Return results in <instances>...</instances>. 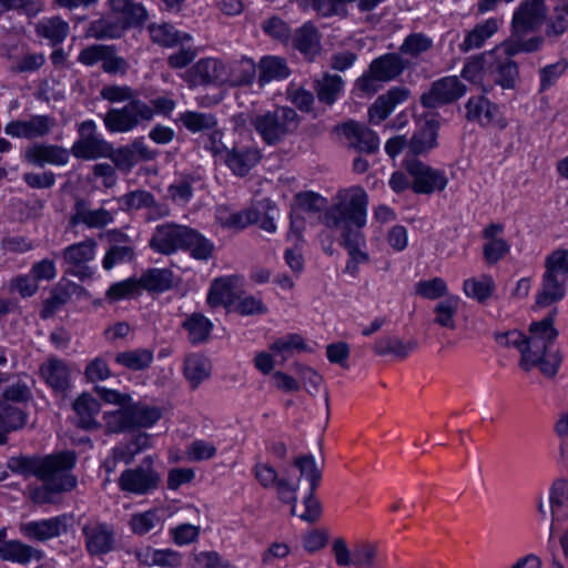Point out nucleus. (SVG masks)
<instances>
[{"instance_id":"obj_59","label":"nucleus","mask_w":568,"mask_h":568,"mask_svg":"<svg viewBox=\"0 0 568 568\" xmlns=\"http://www.w3.org/2000/svg\"><path fill=\"white\" fill-rule=\"evenodd\" d=\"M163 521L156 510L134 514L130 519V527L134 534L145 535L155 529H162Z\"/></svg>"},{"instance_id":"obj_60","label":"nucleus","mask_w":568,"mask_h":568,"mask_svg":"<svg viewBox=\"0 0 568 568\" xmlns=\"http://www.w3.org/2000/svg\"><path fill=\"white\" fill-rule=\"evenodd\" d=\"M416 294L427 300H437L447 297L448 287L442 277H434L432 280L420 281L415 287Z\"/></svg>"},{"instance_id":"obj_62","label":"nucleus","mask_w":568,"mask_h":568,"mask_svg":"<svg viewBox=\"0 0 568 568\" xmlns=\"http://www.w3.org/2000/svg\"><path fill=\"white\" fill-rule=\"evenodd\" d=\"M153 194L145 190L131 191L119 199L121 207L125 211L146 209L152 203Z\"/></svg>"},{"instance_id":"obj_49","label":"nucleus","mask_w":568,"mask_h":568,"mask_svg":"<svg viewBox=\"0 0 568 568\" xmlns=\"http://www.w3.org/2000/svg\"><path fill=\"white\" fill-rule=\"evenodd\" d=\"M36 32L39 37L49 40L52 45H57L68 37L69 24L60 17H52L38 22Z\"/></svg>"},{"instance_id":"obj_61","label":"nucleus","mask_w":568,"mask_h":568,"mask_svg":"<svg viewBox=\"0 0 568 568\" xmlns=\"http://www.w3.org/2000/svg\"><path fill=\"white\" fill-rule=\"evenodd\" d=\"M546 274L568 278V250L558 248L546 257Z\"/></svg>"},{"instance_id":"obj_12","label":"nucleus","mask_w":568,"mask_h":568,"mask_svg":"<svg viewBox=\"0 0 568 568\" xmlns=\"http://www.w3.org/2000/svg\"><path fill=\"white\" fill-rule=\"evenodd\" d=\"M465 93L466 85L456 75L444 77L434 81L429 90L420 95V104L436 109L457 101Z\"/></svg>"},{"instance_id":"obj_44","label":"nucleus","mask_w":568,"mask_h":568,"mask_svg":"<svg viewBox=\"0 0 568 568\" xmlns=\"http://www.w3.org/2000/svg\"><path fill=\"white\" fill-rule=\"evenodd\" d=\"M211 362L201 354H191L184 361V376L193 388L197 387L204 379L210 377Z\"/></svg>"},{"instance_id":"obj_4","label":"nucleus","mask_w":568,"mask_h":568,"mask_svg":"<svg viewBox=\"0 0 568 568\" xmlns=\"http://www.w3.org/2000/svg\"><path fill=\"white\" fill-rule=\"evenodd\" d=\"M74 464H16L12 473L30 478L36 476L42 486L34 488L31 498L37 504H51L54 495L70 491L77 486V477L72 474Z\"/></svg>"},{"instance_id":"obj_52","label":"nucleus","mask_w":568,"mask_h":568,"mask_svg":"<svg viewBox=\"0 0 568 568\" xmlns=\"http://www.w3.org/2000/svg\"><path fill=\"white\" fill-rule=\"evenodd\" d=\"M495 290V282L490 275L481 274L479 277H471L464 281L463 291L466 296L486 302Z\"/></svg>"},{"instance_id":"obj_55","label":"nucleus","mask_w":568,"mask_h":568,"mask_svg":"<svg viewBox=\"0 0 568 568\" xmlns=\"http://www.w3.org/2000/svg\"><path fill=\"white\" fill-rule=\"evenodd\" d=\"M27 423V414L9 403L0 399V429L4 435L22 428Z\"/></svg>"},{"instance_id":"obj_2","label":"nucleus","mask_w":568,"mask_h":568,"mask_svg":"<svg viewBox=\"0 0 568 568\" xmlns=\"http://www.w3.org/2000/svg\"><path fill=\"white\" fill-rule=\"evenodd\" d=\"M557 310L554 308L545 318L532 322L529 325V335L526 336L524 346V358H520V367L529 372L538 366L547 377H554L561 364V355L558 349L551 347L557 339L559 332L554 326Z\"/></svg>"},{"instance_id":"obj_47","label":"nucleus","mask_w":568,"mask_h":568,"mask_svg":"<svg viewBox=\"0 0 568 568\" xmlns=\"http://www.w3.org/2000/svg\"><path fill=\"white\" fill-rule=\"evenodd\" d=\"M293 43L307 59L314 58L321 48L318 32L311 23H305L295 31Z\"/></svg>"},{"instance_id":"obj_33","label":"nucleus","mask_w":568,"mask_h":568,"mask_svg":"<svg viewBox=\"0 0 568 568\" xmlns=\"http://www.w3.org/2000/svg\"><path fill=\"white\" fill-rule=\"evenodd\" d=\"M113 234L119 239H115V243L108 248L102 260V266L106 271L112 270L116 265L130 263L135 256L129 236L120 232H113Z\"/></svg>"},{"instance_id":"obj_42","label":"nucleus","mask_w":568,"mask_h":568,"mask_svg":"<svg viewBox=\"0 0 568 568\" xmlns=\"http://www.w3.org/2000/svg\"><path fill=\"white\" fill-rule=\"evenodd\" d=\"M79 288L80 286L73 282L58 283L52 290L50 297L44 301L41 317L48 318L52 316L61 306L69 302Z\"/></svg>"},{"instance_id":"obj_8","label":"nucleus","mask_w":568,"mask_h":568,"mask_svg":"<svg viewBox=\"0 0 568 568\" xmlns=\"http://www.w3.org/2000/svg\"><path fill=\"white\" fill-rule=\"evenodd\" d=\"M332 551L337 566L373 568L379 554V546L377 541L362 539L354 544L351 551L345 539L337 537L333 540Z\"/></svg>"},{"instance_id":"obj_9","label":"nucleus","mask_w":568,"mask_h":568,"mask_svg":"<svg viewBox=\"0 0 568 568\" xmlns=\"http://www.w3.org/2000/svg\"><path fill=\"white\" fill-rule=\"evenodd\" d=\"M404 168L412 176V189L417 194H432L447 186L448 179L443 171L433 169L415 156L406 158Z\"/></svg>"},{"instance_id":"obj_57","label":"nucleus","mask_w":568,"mask_h":568,"mask_svg":"<svg viewBox=\"0 0 568 568\" xmlns=\"http://www.w3.org/2000/svg\"><path fill=\"white\" fill-rule=\"evenodd\" d=\"M180 121L191 132L215 129L217 121L212 113L186 111L180 114Z\"/></svg>"},{"instance_id":"obj_19","label":"nucleus","mask_w":568,"mask_h":568,"mask_svg":"<svg viewBox=\"0 0 568 568\" xmlns=\"http://www.w3.org/2000/svg\"><path fill=\"white\" fill-rule=\"evenodd\" d=\"M189 227L184 225L165 223L158 225L151 240L150 247L158 253L170 255L183 250Z\"/></svg>"},{"instance_id":"obj_40","label":"nucleus","mask_w":568,"mask_h":568,"mask_svg":"<svg viewBox=\"0 0 568 568\" xmlns=\"http://www.w3.org/2000/svg\"><path fill=\"white\" fill-rule=\"evenodd\" d=\"M290 74L291 70L286 61L281 57L266 55L258 62V83L261 85L286 79Z\"/></svg>"},{"instance_id":"obj_39","label":"nucleus","mask_w":568,"mask_h":568,"mask_svg":"<svg viewBox=\"0 0 568 568\" xmlns=\"http://www.w3.org/2000/svg\"><path fill=\"white\" fill-rule=\"evenodd\" d=\"M418 344L415 339L404 342L397 336H384L374 344V352L379 356L393 355L397 359L406 358Z\"/></svg>"},{"instance_id":"obj_43","label":"nucleus","mask_w":568,"mask_h":568,"mask_svg":"<svg viewBox=\"0 0 568 568\" xmlns=\"http://www.w3.org/2000/svg\"><path fill=\"white\" fill-rule=\"evenodd\" d=\"M40 550L18 540H9L0 546V558L3 560L28 564L32 559H41Z\"/></svg>"},{"instance_id":"obj_35","label":"nucleus","mask_w":568,"mask_h":568,"mask_svg":"<svg viewBox=\"0 0 568 568\" xmlns=\"http://www.w3.org/2000/svg\"><path fill=\"white\" fill-rule=\"evenodd\" d=\"M339 244L344 246L349 254L345 271L352 275H356L358 265L369 261L368 254L363 250L366 246L364 233H349L346 235V239H341Z\"/></svg>"},{"instance_id":"obj_41","label":"nucleus","mask_w":568,"mask_h":568,"mask_svg":"<svg viewBox=\"0 0 568 568\" xmlns=\"http://www.w3.org/2000/svg\"><path fill=\"white\" fill-rule=\"evenodd\" d=\"M140 288L163 293L173 286L174 275L169 268H149L138 278Z\"/></svg>"},{"instance_id":"obj_32","label":"nucleus","mask_w":568,"mask_h":568,"mask_svg":"<svg viewBox=\"0 0 568 568\" xmlns=\"http://www.w3.org/2000/svg\"><path fill=\"white\" fill-rule=\"evenodd\" d=\"M371 72L382 82L396 79L407 68V62L399 53H386L374 59Z\"/></svg>"},{"instance_id":"obj_31","label":"nucleus","mask_w":568,"mask_h":568,"mask_svg":"<svg viewBox=\"0 0 568 568\" xmlns=\"http://www.w3.org/2000/svg\"><path fill=\"white\" fill-rule=\"evenodd\" d=\"M85 546L91 555H104L112 550L114 537L110 527L104 524L83 528Z\"/></svg>"},{"instance_id":"obj_45","label":"nucleus","mask_w":568,"mask_h":568,"mask_svg":"<svg viewBox=\"0 0 568 568\" xmlns=\"http://www.w3.org/2000/svg\"><path fill=\"white\" fill-rule=\"evenodd\" d=\"M151 447V435L139 433L113 449L114 462H131Z\"/></svg>"},{"instance_id":"obj_26","label":"nucleus","mask_w":568,"mask_h":568,"mask_svg":"<svg viewBox=\"0 0 568 568\" xmlns=\"http://www.w3.org/2000/svg\"><path fill=\"white\" fill-rule=\"evenodd\" d=\"M241 280L236 276L215 278L207 293L206 302L211 307L229 306L240 300L237 286Z\"/></svg>"},{"instance_id":"obj_7","label":"nucleus","mask_w":568,"mask_h":568,"mask_svg":"<svg viewBox=\"0 0 568 568\" xmlns=\"http://www.w3.org/2000/svg\"><path fill=\"white\" fill-rule=\"evenodd\" d=\"M154 118V110L149 103L136 99L131 100L122 108L110 109L103 122L105 128L112 133H126L133 131L143 123L151 122Z\"/></svg>"},{"instance_id":"obj_25","label":"nucleus","mask_w":568,"mask_h":568,"mask_svg":"<svg viewBox=\"0 0 568 568\" xmlns=\"http://www.w3.org/2000/svg\"><path fill=\"white\" fill-rule=\"evenodd\" d=\"M409 93L405 87H394L385 94L379 95L368 110L369 121L379 124L399 103L408 99Z\"/></svg>"},{"instance_id":"obj_18","label":"nucleus","mask_w":568,"mask_h":568,"mask_svg":"<svg viewBox=\"0 0 568 568\" xmlns=\"http://www.w3.org/2000/svg\"><path fill=\"white\" fill-rule=\"evenodd\" d=\"M57 125L53 116L41 114L32 115L27 120H17L9 122L4 131L13 138L33 140L48 135Z\"/></svg>"},{"instance_id":"obj_28","label":"nucleus","mask_w":568,"mask_h":568,"mask_svg":"<svg viewBox=\"0 0 568 568\" xmlns=\"http://www.w3.org/2000/svg\"><path fill=\"white\" fill-rule=\"evenodd\" d=\"M40 374L55 393L64 394L70 387V369L62 359L49 358L40 366Z\"/></svg>"},{"instance_id":"obj_30","label":"nucleus","mask_w":568,"mask_h":568,"mask_svg":"<svg viewBox=\"0 0 568 568\" xmlns=\"http://www.w3.org/2000/svg\"><path fill=\"white\" fill-rule=\"evenodd\" d=\"M125 31L126 28L121 20L110 12V14H102L89 23L87 37L95 40H113L120 39Z\"/></svg>"},{"instance_id":"obj_63","label":"nucleus","mask_w":568,"mask_h":568,"mask_svg":"<svg viewBox=\"0 0 568 568\" xmlns=\"http://www.w3.org/2000/svg\"><path fill=\"white\" fill-rule=\"evenodd\" d=\"M100 95L103 100H106L111 103H120V102H131V100H136V92L129 85H118L110 84L104 85Z\"/></svg>"},{"instance_id":"obj_53","label":"nucleus","mask_w":568,"mask_h":568,"mask_svg":"<svg viewBox=\"0 0 568 568\" xmlns=\"http://www.w3.org/2000/svg\"><path fill=\"white\" fill-rule=\"evenodd\" d=\"M488 55V51L483 52L478 55L471 57L465 63L462 70V77L469 82L480 84L485 92H488L491 89V85L487 88V77H486V57Z\"/></svg>"},{"instance_id":"obj_20","label":"nucleus","mask_w":568,"mask_h":568,"mask_svg":"<svg viewBox=\"0 0 568 568\" xmlns=\"http://www.w3.org/2000/svg\"><path fill=\"white\" fill-rule=\"evenodd\" d=\"M549 507L551 521L549 527V544L554 542L555 532L568 521V480L558 479L554 483Z\"/></svg>"},{"instance_id":"obj_15","label":"nucleus","mask_w":568,"mask_h":568,"mask_svg":"<svg viewBox=\"0 0 568 568\" xmlns=\"http://www.w3.org/2000/svg\"><path fill=\"white\" fill-rule=\"evenodd\" d=\"M519 75L518 65L508 57H503L499 49L488 51L486 57L487 88L493 82L503 89H514Z\"/></svg>"},{"instance_id":"obj_27","label":"nucleus","mask_w":568,"mask_h":568,"mask_svg":"<svg viewBox=\"0 0 568 568\" xmlns=\"http://www.w3.org/2000/svg\"><path fill=\"white\" fill-rule=\"evenodd\" d=\"M69 158L70 153L67 149L53 144H34L24 152L26 161L37 166L64 165Z\"/></svg>"},{"instance_id":"obj_5","label":"nucleus","mask_w":568,"mask_h":568,"mask_svg":"<svg viewBox=\"0 0 568 568\" xmlns=\"http://www.w3.org/2000/svg\"><path fill=\"white\" fill-rule=\"evenodd\" d=\"M252 124L262 140L274 145L292 134L300 124L298 114L290 106H277L274 110L256 114Z\"/></svg>"},{"instance_id":"obj_37","label":"nucleus","mask_w":568,"mask_h":568,"mask_svg":"<svg viewBox=\"0 0 568 568\" xmlns=\"http://www.w3.org/2000/svg\"><path fill=\"white\" fill-rule=\"evenodd\" d=\"M148 30L154 43L166 48H172L192 40L191 34L180 32L172 24L166 22L150 23Z\"/></svg>"},{"instance_id":"obj_50","label":"nucleus","mask_w":568,"mask_h":568,"mask_svg":"<svg viewBox=\"0 0 568 568\" xmlns=\"http://www.w3.org/2000/svg\"><path fill=\"white\" fill-rule=\"evenodd\" d=\"M344 87L342 77L325 73L315 82V91L321 103L333 105Z\"/></svg>"},{"instance_id":"obj_34","label":"nucleus","mask_w":568,"mask_h":568,"mask_svg":"<svg viewBox=\"0 0 568 568\" xmlns=\"http://www.w3.org/2000/svg\"><path fill=\"white\" fill-rule=\"evenodd\" d=\"M438 128L437 121L427 120L414 132L408 148L415 158L429 152L437 145Z\"/></svg>"},{"instance_id":"obj_24","label":"nucleus","mask_w":568,"mask_h":568,"mask_svg":"<svg viewBox=\"0 0 568 568\" xmlns=\"http://www.w3.org/2000/svg\"><path fill=\"white\" fill-rule=\"evenodd\" d=\"M257 148L234 145L225 153L224 163L237 176H245L261 160Z\"/></svg>"},{"instance_id":"obj_3","label":"nucleus","mask_w":568,"mask_h":568,"mask_svg":"<svg viewBox=\"0 0 568 568\" xmlns=\"http://www.w3.org/2000/svg\"><path fill=\"white\" fill-rule=\"evenodd\" d=\"M368 195L362 186H352L337 192L334 203L326 210L324 223L341 231V239L349 233H363L366 224Z\"/></svg>"},{"instance_id":"obj_38","label":"nucleus","mask_w":568,"mask_h":568,"mask_svg":"<svg viewBox=\"0 0 568 568\" xmlns=\"http://www.w3.org/2000/svg\"><path fill=\"white\" fill-rule=\"evenodd\" d=\"M568 278L544 274L541 288L536 296V304L546 307L564 298Z\"/></svg>"},{"instance_id":"obj_13","label":"nucleus","mask_w":568,"mask_h":568,"mask_svg":"<svg viewBox=\"0 0 568 568\" xmlns=\"http://www.w3.org/2000/svg\"><path fill=\"white\" fill-rule=\"evenodd\" d=\"M547 16L545 2L540 0H525L515 10L511 19L514 37H526L537 31Z\"/></svg>"},{"instance_id":"obj_54","label":"nucleus","mask_w":568,"mask_h":568,"mask_svg":"<svg viewBox=\"0 0 568 568\" xmlns=\"http://www.w3.org/2000/svg\"><path fill=\"white\" fill-rule=\"evenodd\" d=\"M459 297L449 295L445 300L438 302L434 307V322L445 328L455 329V316L458 312Z\"/></svg>"},{"instance_id":"obj_58","label":"nucleus","mask_w":568,"mask_h":568,"mask_svg":"<svg viewBox=\"0 0 568 568\" xmlns=\"http://www.w3.org/2000/svg\"><path fill=\"white\" fill-rule=\"evenodd\" d=\"M153 354L149 349H133L116 354L115 362L125 368L141 371L151 365Z\"/></svg>"},{"instance_id":"obj_56","label":"nucleus","mask_w":568,"mask_h":568,"mask_svg":"<svg viewBox=\"0 0 568 568\" xmlns=\"http://www.w3.org/2000/svg\"><path fill=\"white\" fill-rule=\"evenodd\" d=\"M433 48V39L423 32L408 34L399 47V54L419 58Z\"/></svg>"},{"instance_id":"obj_17","label":"nucleus","mask_w":568,"mask_h":568,"mask_svg":"<svg viewBox=\"0 0 568 568\" xmlns=\"http://www.w3.org/2000/svg\"><path fill=\"white\" fill-rule=\"evenodd\" d=\"M465 118L469 122H476L481 126H495L504 129L506 121L501 116L499 106L484 95L470 97L466 104Z\"/></svg>"},{"instance_id":"obj_22","label":"nucleus","mask_w":568,"mask_h":568,"mask_svg":"<svg viewBox=\"0 0 568 568\" xmlns=\"http://www.w3.org/2000/svg\"><path fill=\"white\" fill-rule=\"evenodd\" d=\"M342 133L351 148L362 153H375L379 148L377 134L365 124L348 121L341 126Z\"/></svg>"},{"instance_id":"obj_1","label":"nucleus","mask_w":568,"mask_h":568,"mask_svg":"<svg viewBox=\"0 0 568 568\" xmlns=\"http://www.w3.org/2000/svg\"><path fill=\"white\" fill-rule=\"evenodd\" d=\"M253 473L264 488H276L280 500L290 504L291 514L296 515V491H315L323 468L317 464H255Z\"/></svg>"},{"instance_id":"obj_46","label":"nucleus","mask_w":568,"mask_h":568,"mask_svg":"<svg viewBox=\"0 0 568 568\" xmlns=\"http://www.w3.org/2000/svg\"><path fill=\"white\" fill-rule=\"evenodd\" d=\"M187 332L189 342L193 345L205 343L213 329V323L201 313L189 315L182 323Z\"/></svg>"},{"instance_id":"obj_64","label":"nucleus","mask_w":568,"mask_h":568,"mask_svg":"<svg viewBox=\"0 0 568 568\" xmlns=\"http://www.w3.org/2000/svg\"><path fill=\"white\" fill-rule=\"evenodd\" d=\"M106 158L113 162L118 170L125 173L130 172L136 164V159L134 158L130 144L119 149H113L111 145L110 153H108Z\"/></svg>"},{"instance_id":"obj_16","label":"nucleus","mask_w":568,"mask_h":568,"mask_svg":"<svg viewBox=\"0 0 568 568\" xmlns=\"http://www.w3.org/2000/svg\"><path fill=\"white\" fill-rule=\"evenodd\" d=\"M97 242L93 239H87L80 243L71 244L62 251V258L69 265L67 273L84 280L92 275V271L84 266L85 263L93 260L97 250Z\"/></svg>"},{"instance_id":"obj_51","label":"nucleus","mask_w":568,"mask_h":568,"mask_svg":"<svg viewBox=\"0 0 568 568\" xmlns=\"http://www.w3.org/2000/svg\"><path fill=\"white\" fill-rule=\"evenodd\" d=\"M73 409L79 418V425L83 428H92L98 424L94 416L100 412V403L90 394H81L73 403Z\"/></svg>"},{"instance_id":"obj_48","label":"nucleus","mask_w":568,"mask_h":568,"mask_svg":"<svg viewBox=\"0 0 568 568\" xmlns=\"http://www.w3.org/2000/svg\"><path fill=\"white\" fill-rule=\"evenodd\" d=\"M183 250L189 251L190 255L197 261H209L214 255L215 245L203 234L189 227Z\"/></svg>"},{"instance_id":"obj_11","label":"nucleus","mask_w":568,"mask_h":568,"mask_svg":"<svg viewBox=\"0 0 568 568\" xmlns=\"http://www.w3.org/2000/svg\"><path fill=\"white\" fill-rule=\"evenodd\" d=\"M190 88L199 85H222L229 81L226 65L215 58H203L182 75Z\"/></svg>"},{"instance_id":"obj_21","label":"nucleus","mask_w":568,"mask_h":568,"mask_svg":"<svg viewBox=\"0 0 568 568\" xmlns=\"http://www.w3.org/2000/svg\"><path fill=\"white\" fill-rule=\"evenodd\" d=\"M72 525V518L62 515L50 519L34 520L23 524L21 531L30 539L44 541L65 532Z\"/></svg>"},{"instance_id":"obj_29","label":"nucleus","mask_w":568,"mask_h":568,"mask_svg":"<svg viewBox=\"0 0 568 568\" xmlns=\"http://www.w3.org/2000/svg\"><path fill=\"white\" fill-rule=\"evenodd\" d=\"M75 212L70 217V225L84 224L89 229H102L111 224L114 220L113 214L99 207L95 210L88 209L84 201H78L74 206Z\"/></svg>"},{"instance_id":"obj_10","label":"nucleus","mask_w":568,"mask_h":568,"mask_svg":"<svg viewBox=\"0 0 568 568\" xmlns=\"http://www.w3.org/2000/svg\"><path fill=\"white\" fill-rule=\"evenodd\" d=\"M79 139L73 143L71 153L77 159L95 160L106 158L111 143L97 133L94 121L87 120L79 125Z\"/></svg>"},{"instance_id":"obj_14","label":"nucleus","mask_w":568,"mask_h":568,"mask_svg":"<svg viewBox=\"0 0 568 568\" xmlns=\"http://www.w3.org/2000/svg\"><path fill=\"white\" fill-rule=\"evenodd\" d=\"M160 481L161 475L152 468L151 464H139L121 474L119 487L134 495H146L156 489Z\"/></svg>"},{"instance_id":"obj_6","label":"nucleus","mask_w":568,"mask_h":568,"mask_svg":"<svg viewBox=\"0 0 568 568\" xmlns=\"http://www.w3.org/2000/svg\"><path fill=\"white\" fill-rule=\"evenodd\" d=\"M162 417L156 406L143 403L126 404L125 407L105 413V427L109 433H124L135 428H150Z\"/></svg>"},{"instance_id":"obj_23","label":"nucleus","mask_w":568,"mask_h":568,"mask_svg":"<svg viewBox=\"0 0 568 568\" xmlns=\"http://www.w3.org/2000/svg\"><path fill=\"white\" fill-rule=\"evenodd\" d=\"M106 4L126 30L142 27L149 18L145 7L136 0H108Z\"/></svg>"},{"instance_id":"obj_36","label":"nucleus","mask_w":568,"mask_h":568,"mask_svg":"<svg viewBox=\"0 0 568 568\" xmlns=\"http://www.w3.org/2000/svg\"><path fill=\"white\" fill-rule=\"evenodd\" d=\"M499 29V21L496 18H489L486 21L478 23L475 28L468 31L459 43L458 48L462 52H469L474 49H479L484 45L486 40L491 38Z\"/></svg>"}]
</instances>
